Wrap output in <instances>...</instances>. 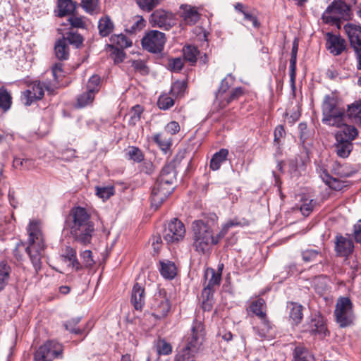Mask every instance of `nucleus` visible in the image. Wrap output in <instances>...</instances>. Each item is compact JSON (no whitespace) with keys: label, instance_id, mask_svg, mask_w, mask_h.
Masks as SVG:
<instances>
[{"label":"nucleus","instance_id":"19","mask_svg":"<svg viewBox=\"0 0 361 361\" xmlns=\"http://www.w3.org/2000/svg\"><path fill=\"white\" fill-rule=\"evenodd\" d=\"M326 46L331 54L338 56L345 49L346 42L341 36L328 33Z\"/></svg>","mask_w":361,"mask_h":361},{"label":"nucleus","instance_id":"8","mask_svg":"<svg viewBox=\"0 0 361 361\" xmlns=\"http://www.w3.org/2000/svg\"><path fill=\"white\" fill-rule=\"evenodd\" d=\"M352 16L349 5L343 0H334L324 11L323 18L326 22L337 23L341 20H348Z\"/></svg>","mask_w":361,"mask_h":361},{"label":"nucleus","instance_id":"22","mask_svg":"<svg viewBox=\"0 0 361 361\" xmlns=\"http://www.w3.org/2000/svg\"><path fill=\"white\" fill-rule=\"evenodd\" d=\"M131 302L137 310H141L145 303V288L137 283L133 286L132 290Z\"/></svg>","mask_w":361,"mask_h":361},{"label":"nucleus","instance_id":"23","mask_svg":"<svg viewBox=\"0 0 361 361\" xmlns=\"http://www.w3.org/2000/svg\"><path fill=\"white\" fill-rule=\"evenodd\" d=\"M157 306L158 317H165L170 310V304L166 298V292L160 290L154 295V302Z\"/></svg>","mask_w":361,"mask_h":361},{"label":"nucleus","instance_id":"16","mask_svg":"<svg viewBox=\"0 0 361 361\" xmlns=\"http://www.w3.org/2000/svg\"><path fill=\"white\" fill-rule=\"evenodd\" d=\"M44 85L39 81L31 83L23 93V102L26 106H30L33 102L41 99L44 96Z\"/></svg>","mask_w":361,"mask_h":361},{"label":"nucleus","instance_id":"47","mask_svg":"<svg viewBox=\"0 0 361 361\" xmlns=\"http://www.w3.org/2000/svg\"><path fill=\"white\" fill-rule=\"evenodd\" d=\"M161 1V0H136L140 8L147 12L152 11Z\"/></svg>","mask_w":361,"mask_h":361},{"label":"nucleus","instance_id":"24","mask_svg":"<svg viewBox=\"0 0 361 361\" xmlns=\"http://www.w3.org/2000/svg\"><path fill=\"white\" fill-rule=\"evenodd\" d=\"M75 249L67 246L63 251L61 257L63 262H69V267L75 269L76 271H80L82 269V266L78 261Z\"/></svg>","mask_w":361,"mask_h":361},{"label":"nucleus","instance_id":"7","mask_svg":"<svg viewBox=\"0 0 361 361\" xmlns=\"http://www.w3.org/2000/svg\"><path fill=\"white\" fill-rule=\"evenodd\" d=\"M358 136L357 129L353 125H345L335 133L336 154L347 158L353 150V141Z\"/></svg>","mask_w":361,"mask_h":361},{"label":"nucleus","instance_id":"59","mask_svg":"<svg viewBox=\"0 0 361 361\" xmlns=\"http://www.w3.org/2000/svg\"><path fill=\"white\" fill-rule=\"evenodd\" d=\"M132 66L135 71L140 72L142 75H146L148 73V68L145 63L142 60L133 61L132 63Z\"/></svg>","mask_w":361,"mask_h":361},{"label":"nucleus","instance_id":"21","mask_svg":"<svg viewBox=\"0 0 361 361\" xmlns=\"http://www.w3.org/2000/svg\"><path fill=\"white\" fill-rule=\"evenodd\" d=\"M354 250V244L350 239L342 235L336 236V251L339 256L348 257Z\"/></svg>","mask_w":361,"mask_h":361},{"label":"nucleus","instance_id":"4","mask_svg":"<svg viewBox=\"0 0 361 361\" xmlns=\"http://www.w3.org/2000/svg\"><path fill=\"white\" fill-rule=\"evenodd\" d=\"M204 331L201 322L195 321L190 334L185 338V345L176 356V361H183L197 353L202 345Z\"/></svg>","mask_w":361,"mask_h":361},{"label":"nucleus","instance_id":"13","mask_svg":"<svg viewBox=\"0 0 361 361\" xmlns=\"http://www.w3.org/2000/svg\"><path fill=\"white\" fill-rule=\"evenodd\" d=\"M222 268L223 264H221V267H219L217 272L212 268H208L205 270L204 278L206 281H208V282L202 290V296L204 300L206 299L207 302L210 301L215 287L219 286L220 284Z\"/></svg>","mask_w":361,"mask_h":361},{"label":"nucleus","instance_id":"28","mask_svg":"<svg viewBox=\"0 0 361 361\" xmlns=\"http://www.w3.org/2000/svg\"><path fill=\"white\" fill-rule=\"evenodd\" d=\"M265 309L266 304L264 300L262 298H257L251 302L247 310L249 312H252L256 315L259 319L267 317Z\"/></svg>","mask_w":361,"mask_h":361},{"label":"nucleus","instance_id":"40","mask_svg":"<svg viewBox=\"0 0 361 361\" xmlns=\"http://www.w3.org/2000/svg\"><path fill=\"white\" fill-rule=\"evenodd\" d=\"M59 16L71 14L75 9V4L71 0H58Z\"/></svg>","mask_w":361,"mask_h":361},{"label":"nucleus","instance_id":"44","mask_svg":"<svg viewBox=\"0 0 361 361\" xmlns=\"http://www.w3.org/2000/svg\"><path fill=\"white\" fill-rule=\"evenodd\" d=\"M302 260L305 262H314L319 257L322 256V253L317 249H306L301 252Z\"/></svg>","mask_w":361,"mask_h":361},{"label":"nucleus","instance_id":"37","mask_svg":"<svg viewBox=\"0 0 361 361\" xmlns=\"http://www.w3.org/2000/svg\"><path fill=\"white\" fill-rule=\"evenodd\" d=\"M11 269L5 262H0V292L4 289L7 285Z\"/></svg>","mask_w":361,"mask_h":361},{"label":"nucleus","instance_id":"55","mask_svg":"<svg viewBox=\"0 0 361 361\" xmlns=\"http://www.w3.org/2000/svg\"><path fill=\"white\" fill-rule=\"evenodd\" d=\"M65 39L66 42H68L69 44L75 45L76 47H78L83 41V39L80 34L73 32H69Z\"/></svg>","mask_w":361,"mask_h":361},{"label":"nucleus","instance_id":"54","mask_svg":"<svg viewBox=\"0 0 361 361\" xmlns=\"http://www.w3.org/2000/svg\"><path fill=\"white\" fill-rule=\"evenodd\" d=\"M316 204V202L313 200H305L302 204L300 205V209L301 213L305 216H308L310 213L313 211V209Z\"/></svg>","mask_w":361,"mask_h":361},{"label":"nucleus","instance_id":"45","mask_svg":"<svg viewBox=\"0 0 361 361\" xmlns=\"http://www.w3.org/2000/svg\"><path fill=\"white\" fill-rule=\"evenodd\" d=\"M115 192V188L112 185L106 187H96V195L104 201L108 200Z\"/></svg>","mask_w":361,"mask_h":361},{"label":"nucleus","instance_id":"15","mask_svg":"<svg viewBox=\"0 0 361 361\" xmlns=\"http://www.w3.org/2000/svg\"><path fill=\"white\" fill-rule=\"evenodd\" d=\"M185 233L184 224L178 219H173L164 228V238L169 243H172L182 240Z\"/></svg>","mask_w":361,"mask_h":361},{"label":"nucleus","instance_id":"51","mask_svg":"<svg viewBox=\"0 0 361 361\" xmlns=\"http://www.w3.org/2000/svg\"><path fill=\"white\" fill-rule=\"evenodd\" d=\"M127 154L128 158L135 162H140L144 159L142 151L137 147H130L128 149Z\"/></svg>","mask_w":361,"mask_h":361},{"label":"nucleus","instance_id":"50","mask_svg":"<svg viewBox=\"0 0 361 361\" xmlns=\"http://www.w3.org/2000/svg\"><path fill=\"white\" fill-rule=\"evenodd\" d=\"M153 140L159 145L160 149L164 152H166L171 145V140L164 137L161 133L154 135Z\"/></svg>","mask_w":361,"mask_h":361},{"label":"nucleus","instance_id":"64","mask_svg":"<svg viewBox=\"0 0 361 361\" xmlns=\"http://www.w3.org/2000/svg\"><path fill=\"white\" fill-rule=\"evenodd\" d=\"M169 66L173 71L178 72L180 71L183 66V60L180 58H176L169 62Z\"/></svg>","mask_w":361,"mask_h":361},{"label":"nucleus","instance_id":"14","mask_svg":"<svg viewBox=\"0 0 361 361\" xmlns=\"http://www.w3.org/2000/svg\"><path fill=\"white\" fill-rule=\"evenodd\" d=\"M99 84L100 77L97 75H94L89 79L86 92L78 96L77 106L78 107L82 108L92 103L96 92L99 91Z\"/></svg>","mask_w":361,"mask_h":361},{"label":"nucleus","instance_id":"43","mask_svg":"<svg viewBox=\"0 0 361 361\" xmlns=\"http://www.w3.org/2000/svg\"><path fill=\"white\" fill-rule=\"evenodd\" d=\"M200 54L197 47L192 45H188L183 47V55L185 61L194 65L197 61V56Z\"/></svg>","mask_w":361,"mask_h":361},{"label":"nucleus","instance_id":"31","mask_svg":"<svg viewBox=\"0 0 361 361\" xmlns=\"http://www.w3.org/2000/svg\"><path fill=\"white\" fill-rule=\"evenodd\" d=\"M159 271L161 275L166 279H173L176 275V267L170 261L160 262Z\"/></svg>","mask_w":361,"mask_h":361},{"label":"nucleus","instance_id":"62","mask_svg":"<svg viewBox=\"0 0 361 361\" xmlns=\"http://www.w3.org/2000/svg\"><path fill=\"white\" fill-rule=\"evenodd\" d=\"M52 75L56 80L63 75V63L61 62L56 63L52 66Z\"/></svg>","mask_w":361,"mask_h":361},{"label":"nucleus","instance_id":"60","mask_svg":"<svg viewBox=\"0 0 361 361\" xmlns=\"http://www.w3.org/2000/svg\"><path fill=\"white\" fill-rule=\"evenodd\" d=\"M244 20L248 22H250L252 26L255 28H259L260 26V23L257 20L256 16H255L252 13L247 11L245 13H243Z\"/></svg>","mask_w":361,"mask_h":361},{"label":"nucleus","instance_id":"33","mask_svg":"<svg viewBox=\"0 0 361 361\" xmlns=\"http://www.w3.org/2000/svg\"><path fill=\"white\" fill-rule=\"evenodd\" d=\"M321 178L323 181L329 185L333 190H341L344 187H345V183L338 178H334L331 176L326 171H323L321 174Z\"/></svg>","mask_w":361,"mask_h":361},{"label":"nucleus","instance_id":"6","mask_svg":"<svg viewBox=\"0 0 361 361\" xmlns=\"http://www.w3.org/2000/svg\"><path fill=\"white\" fill-rule=\"evenodd\" d=\"M322 123L329 126H344L345 109L338 104V99L332 95H326L322 102Z\"/></svg>","mask_w":361,"mask_h":361},{"label":"nucleus","instance_id":"29","mask_svg":"<svg viewBox=\"0 0 361 361\" xmlns=\"http://www.w3.org/2000/svg\"><path fill=\"white\" fill-rule=\"evenodd\" d=\"M298 50V42L295 39L293 43L291 56L290 59V80L293 86L295 85L296 75L297 54Z\"/></svg>","mask_w":361,"mask_h":361},{"label":"nucleus","instance_id":"17","mask_svg":"<svg viewBox=\"0 0 361 361\" xmlns=\"http://www.w3.org/2000/svg\"><path fill=\"white\" fill-rule=\"evenodd\" d=\"M305 331L312 334L326 336L327 329L323 317L319 313L312 314L306 324Z\"/></svg>","mask_w":361,"mask_h":361},{"label":"nucleus","instance_id":"46","mask_svg":"<svg viewBox=\"0 0 361 361\" xmlns=\"http://www.w3.org/2000/svg\"><path fill=\"white\" fill-rule=\"evenodd\" d=\"M11 97L3 87H0V108L7 111L11 106Z\"/></svg>","mask_w":361,"mask_h":361},{"label":"nucleus","instance_id":"26","mask_svg":"<svg viewBox=\"0 0 361 361\" xmlns=\"http://www.w3.org/2000/svg\"><path fill=\"white\" fill-rule=\"evenodd\" d=\"M347 116L350 121L361 128V102H355L348 106Z\"/></svg>","mask_w":361,"mask_h":361},{"label":"nucleus","instance_id":"41","mask_svg":"<svg viewBox=\"0 0 361 361\" xmlns=\"http://www.w3.org/2000/svg\"><path fill=\"white\" fill-rule=\"evenodd\" d=\"M234 77L231 74H228L226 77L221 80L220 87L216 94V101L221 99L224 93L233 85Z\"/></svg>","mask_w":361,"mask_h":361},{"label":"nucleus","instance_id":"58","mask_svg":"<svg viewBox=\"0 0 361 361\" xmlns=\"http://www.w3.org/2000/svg\"><path fill=\"white\" fill-rule=\"evenodd\" d=\"M80 322V319H74L71 321L67 322L64 326L66 330L73 333L75 334H82V330L79 328H75V326Z\"/></svg>","mask_w":361,"mask_h":361},{"label":"nucleus","instance_id":"30","mask_svg":"<svg viewBox=\"0 0 361 361\" xmlns=\"http://www.w3.org/2000/svg\"><path fill=\"white\" fill-rule=\"evenodd\" d=\"M111 44L108 47H118L119 49H126L132 46V41L126 37L123 34L113 35L110 37Z\"/></svg>","mask_w":361,"mask_h":361},{"label":"nucleus","instance_id":"48","mask_svg":"<svg viewBox=\"0 0 361 361\" xmlns=\"http://www.w3.org/2000/svg\"><path fill=\"white\" fill-rule=\"evenodd\" d=\"M81 6L87 13L93 14L99 9V0H81Z\"/></svg>","mask_w":361,"mask_h":361},{"label":"nucleus","instance_id":"25","mask_svg":"<svg viewBox=\"0 0 361 361\" xmlns=\"http://www.w3.org/2000/svg\"><path fill=\"white\" fill-rule=\"evenodd\" d=\"M180 8L183 10L182 18L185 24L195 25L200 19V14L195 7L189 5H182Z\"/></svg>","mask_w":361,"mask_h":361},{"label":"nucleus","instance_id":"42","mask_svg":"<svg viewBox=\"0 0 361 361\" xmlns=\"http://www.w3.org/2000/svg\"><path fill=\"white\" fill-rule=\"evenodd\" d=\"M288 308L290 310V318L295 324L300 323L302 318V306L298 303L291 302L288 305Z\"/></svg>","mask_w":361,"mask_h":361},{"label":"nucleus","instance_id":"9","mask_svg":"<svg viewBox=\"0 0 361 361\" xmlns=\"http://www.w3.org/2000/svg\"><path fill=\"white\" fill-rule=\"evenodd\" d=\"M335 316L341 327L350 326L353 321V304L348 298H340L336 302Z\"/></svg>","mask_w":361,"mask_h":361},{"label":"nucleus","instance_id":"36","mask_svg":"<svg viewBox=\"0 0 361 361\" xmlns=\"http://www.w3.org/2000/svg\"><path fill=\"white\" fill-rule=\"evenodd\" d=\"M114 27L113 22L108 16L103 17L99 20V32L102 37L108 36L113 31Z\"/></svg>","mask_w":361,"mask_h":361},{"label":"nucleus","instance_id":"61","mask_svg":"<svg viewBox=\"0 0 361 361\" xmlns=\"http://www.w3.org/2000/svg\"><path fill=\"white\" fill-rule=\"evenodd\" d=\"M185 84L183 82L177 81L171 86V92L176 95L182 94L185 90Z\"/></svg>","mask_w":361,"mask_h":361},{"label":"nucleus","instance_id":"3","mask_svg":"<svg viewBox=\"0 0 361 361\" xmlns=\"http://www.w3.org/2000/svg\"><path fill=\"white\" fill-rule=\"evenodd\" d=\"M27 233L28 245L26 247L25 250L35 271L37 272L41 269V259L44 256L46 247L40 222L36 220L31 221L27 228Z\"/></svg>","mask_w":361,"mask_h":361},{"label":"nucleus","instance_id":"5","mask_svg":"<svg viewBox=\"0 0 361 361\" xmlns=\"http://www.w3.org/2000/svg\"><path fill=\"white\" fill-rule=\"evenodd\" d=\"M192 247L199 253L204 254L215 245L213 229L203 220H197L192 223Z\"/></svg>","mask_w":361,"mask_h":361},{"label":"nucleus","instance_id":"53","mask_svg":"<svg viewBox=\"0 0 361 361\" xmlns=\"http://www.w3.org/2000/svg\"><path fill=\"white\" fill-rule=\"evenodd\" d=\"M159 109L167 110L174 105V100L168 95H161L157 102Z\"/></svg>","mask_w":361,"mask_h":361},{"label":"nucleus","instance_id":"12","mask_svg":"<svg viewBox=\"0 0 361 361\" xmlns=\"http://www.w3.org/2000/svg\"><path fill=\"white\" fill-rule=\"evenodd\" d=\"M149 23L152 27L169 30L176 25V19L173 13L164 9H157L151 14Z\"/></svg>","mask_w":361,"mask_h":361},{"label":"nucleus","instance_id":"39","mask_svg":"<svg viewBox=\"0 0 361 361\" xmlns=\"http://www.w3.org/2000/svg\"><path fill=\"white\" fill-rule=\"evenodd\" d=\"M145 23L146 22L142 16H136L131 23L126 25V31L130 34H135L142 30Z\"/></svg>","mask_w":361,"mask_h":361},{"label":"nucleus","instance_id":"35","mask_svg":"<svg viewBox=\"0 0 361 361\" xmlns=\"http://www.w3.org/2000/svg\"><path fill=\"white\" fill-rule=\"evenodd\" d=\"M293 361H315V359L307 348L298 345L293 351Z\"/></svg>","mask_w":361,"mask_h":361},{"label":"nucleus","instance_id":"10","mask_svg":"<svg viewBox=\"0 0 361 361\" xmlns=\"http://www.w3.org/2000/svg\"><path fill=\"white\" fill-rule=\"evenodd\" d=\"M166 41V38L164 32L151 30L142 38V46L149 52L159 53L163 50Z\"/></svg>","mask_w":361,"mask_h":361},{"label":"nucleus","instance_id":"11","mask_svg":"<svg viewBox=\"0 0 361 361\" xmlns=\"http://www.w3.org/2000/svg\"><path fill=\"white\" fill-rule=\"evenodd\" d=\"M62 352V345L59 343L49 341L36 350L33 361H52L59 357Z\"/></svg>","mask_w":361,"mask_h":361},{"label":"nucleus","instance_id":"63","mask_svg":"<svg viewBox=\"0 0 361 361\" xmlns=\"http://www.w3.org/2000/svg\"><path fill=\"white\" fill-rule=\"evenodd\" d=\"M165 130L171 135H175L180 130V126L176 121H171L166 127Z\"/></svg>","mask_w":361,"mask_h":361},{"label":"nucleus","instance_id":"18","mask_svg":"<svg viewBox=\"0 0 361 361\" xmlns=\"http://www.w3.org/2000/svg\"><path fill=\"white\" fill-rule=\"evenodd\" d=\"M351 46L354 50L361 47V25L353 23H348L343 26Z\"/></svg>","mask_w":361,"mask_h":361},{"label":"nucleus","instance_id":"34","mask_svg":"<svg viewBox=\"0 0 361 361\" xmlns=\"http://www.w3.org/2000/svg\"><path fill=\"white\" fill-rule=\"evenodd\" d=\"M55 54L59 60H66L69 56L68 44L65 37L59 39L55 44Z\"/></svg>","mask_w":361,"mask_h":361},{"label":"nucleus","instance_id":"56","mask_svg":"<svg viewBox=\"0 0 361 361\" xmlns=\"http://www.w3.org/2000/svg\"><path fill=\"white\" fill-rule=\"evenodd\" d=\"M157 348L159 355H167L172 351L171 345L164 340L158 342Z\"/></svg>","mask_w":361,"mask_h":361},{"label":"nucleus","instance_id":"20","mask_svg":"<svg viewBox=\"0 0 361 361\" xmlns=\"http://www.w3.org/2000/svg\"><path fill=\"white\" fill-rule=\"evenodd\" d=\"M259 323L255 326V334L261 339H271L274 337V330L267 317L259 319Z\"/></svg>","mask_w":361,"mask_h":361},{"label":"nucleus","instance_id":"2","mask_svg":"<svg viewBox=\"0 0 361 361\" xmlns=\"http://www.w3.org/2000/svg\"><path fill=\"white\" fill-rule=\"evenodd\" d=\"M176 172L173 163L166 164L161 169L159 176L152 190V207L158 209L163 202L174 190Z\"/></svg>","mask_w":361,"mask_h":361},{"label":"nucleus","instance_id":"49","mask_svg":"<svg viewBox=\"0 0 361 361\" xmlns=\"http://www.w3.org/2000/svg\"><path fill=\"white\" fill-rule=\"evenodd\" d=\"M80 255L82 262V268H92L94 265L95 261L93 259L92 251L89 250H84L80 252Z\"/></svg>","mask_w":361,"mask_h":361},{"label":"nucleus","instance_id":"52","mask_svg":"<svg viewBox=\"0 0 361 361\" xmlns=\"http://www.w3.org/2000/svg\"><path fill=\"white\" fill-rule=\"evenodd\" d=\"M333 170L340 178L350 177L353 173V172L348 169L347 165H341L340 164H336L334 166Z\"/></svg>","mask_w":361,"mask_h":361},{"label":"nucleus","instance_id":"1","mask_svg":"<svg viewBox=\"0 0 361 361\" xmlns=\"http://www.w3.org/2000/svg\"><path fill=\"white\" fill-rule=\"evenodd\" d=\"M66 226L74 241L83 245L91 243L94 225L85 208H73L66 221Z\"/></svg>","mask_w":361,"mask_h":361},{"label":"nucleus","instance_id":"38","mask_svg":"<svg viewBox=\"0 0 361 361\" xmlns=\"http://www.w3.org/2000/svg\"><path fill=\"white\" fill-rule=\"evenodd\" d=\"M240 221L237 219H232L226 222L221 228V231L216 235H214V240L215 245L218 244L221 239H223L228 233V230L233 226H241Z\"/></svg>","mask_w":361,"mask_h":361},{"label":"nucleus","instance_id":"32","mask_svg":"<svg viewBox=\"0 0 361 361\" xmlns=\"http://www.w3.org/2000/svg\"><path fill=\"white\" fill-rule=\"evenodd\" d=\"M243 89L242 87H236L233 89L228 96H223L221 99L217 102L219 103L221 108H225L227 105L238 99L243 94Z\"/></svg>","mask_w":361,"mask_h":361},{"label":"nucleus","instance_id":"57","mask_svg":"<svg viewBox=\"0 0 361 361\" xmlns=\"http://www.w3.org/2000/svg\"><path fill=\"white\" fill-rule=\"evenodd\" d=\"M111 51V56L115 63H121L123 61L126 54L123 51V49H119L118 47H109Z\"/></svg>","mask_w":361,"mask_h":361},{"label":"nucleus","instance_id":"27","mask_svg":"<svg viewBox=\"0 0 361 361\" xmlns=\"http://www.w3.org/2000/svg\"><path fill=\"white\" fill-rule=\"evenodd\" d=\"M228 155V150L227 149H221L219 152H216L212 157L209 163V167L213 171H217L220 169L222 163L226 161Z\"/></svg>","mask_w":361,"mask_h":361}]
</instances>
